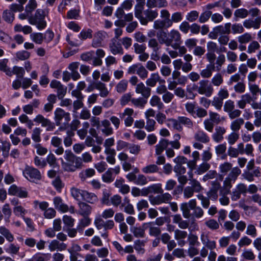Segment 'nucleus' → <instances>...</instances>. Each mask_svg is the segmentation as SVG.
Instances as JSON below:
<instances>
[{
	"mask_svg": "<svg viewBox=\"0 0 261 261\" xmlns=\"http://www.w3.org/2000/svg\"><path fill=\"white\" fill-rule=\"evenodd\" d=\"M241 173V170L239 167L233 168L223 180V186L221 187L220 191L224 193H230L232 184L235 182Z\"/></svg>",
	"mask_w": 261,
	"mask_h": 261,
	"instance_id": "nucleus-1",
	"label": "nucleus"
},
{
	"mask_svg": "<svg viewBox=\"0 0 261 261\" xmlns=\"http://www.w3.org/2000/svg\"><path fill=\"white\" fill-rule=\"evenodd\" d=\"M261 174V168L255 166L254 160L249 161L247 165L246 169L244 171L242 177L249 182L254 181V177H259Z\"/></svg>",
	"mask_w": 261,
	"mask_h": 261,
	"instance_id": "nucleus-2",
	"label": "nucleus"
},
{
	"mask_svg": "<svg viewBox=\"0 0 261 261\" xmlns=\"http://www.w3.org/2000/svg\"><path fill=\"white\" fill-rule=\"evenodd\" d=\"M194 89L200 95H204L210 97L214 92L212 85L207 80H202L199 82L197 85H194Z\"/></svg>",
	"mask_w": 261,
	"mask_h": 261,
	"instance_id": "nucleus-3",
	"label": "nucleus"
},
{
	"mask_svg": "<svg viewBox=\"0 0 261 261\" xmlns=\"http://www.w3.org/2000/svg\"><path fill=\"white\" fill-rule=\"evenodd\" d=\"M231 23H226L224 25H218L213 28L209 34L208 37L212 39H216L218 35H223L225 34H229L231 33Z\"/></svg>",
	"mask_w": 261,
	"mask_h": 261,
	"instance_id": "nucleus-4",
	"label": "nucleus"
},
{
	"mask_svg": "<svg viewBox=\"0 0 261 261\" xmlns=\"http://www.w3.org/2000/svg\"><path fill=\"white\" fill-rule=\"evenodd\" d=\"M127 73L128 74H137L142 80L146 79L148 75V72L146 68L139 63L130 66L127 69Z\"/></svg>",
	"mask_w": 261,
	"mask_h": 261,
	"instance_id": "nucleus-5",
	"label": "nucleus"
},
{
	"mask_svg": "<svg viewBox=\"0 0 261 261\" xmlns=\"http://www.w3.org/2000/svg\"><path fill=\"white\" fill-rule=\"evenodd\" d=\"M143 13L145 17L143 16L142 13H140V17L136 18L138 19L141 24L144 25H146L149 21H152L158 16L157 10L149 8L144 11Z\"/></svg>",
	"mask_w": 261,
	"mask_h": 261,
	"instance_id": "nucleus-6",
	"label": "nucleus"
},
{
	"mask_svg": "<svg viewBox=\"0 0 261 261\" xmlns=\"http://www.w3.org/2000/svg\"><path fill=\"white\" fill-rule=\"evenodd\" d=\"M23 174L26 178L32 182H35L41 178L40 171L32 167H26L23 172Z\"/></svg>",
	"mask_w": 261,
	"mask_h": 261,
	"instance_id": "nucleus-7",
	"label": "nucleus"
},
{
	"mask_svg": "<svg viewBox=\"0 0 261 261\" xmlns=\"http://www.w3.org/2000/svg\"><path fill=\"white\" fill-rule=\"evenodd\" d=\"M172 199L171 195L168 193H161L160 195L150 198V202L152 205H159L163 203H168Z\"/></svg>",
	"mask_w": 261,
	"mask_h": 261,
	"instance_id": "nucleus-8",
	"label": "nucleus"
},
{
	"mask_svg": "<svg viewBox=\"0 0 261 261\" xmlns=\"http://www.w3.org/2000/svg\"><path fill=\"white\" fill-rule=\"evenodd\" d=\"M33 120L37 123L41 124L42 127H46L47 131H52L55 128L53 122L41 114L37 115Z\"/></svg>",
	"mask_w": 261,
	"mask_h": 261,
	"instance_id": "nucleus-9",
	"label": "nucleus"
},
{
	"mask_svg": "<svg viewBox=\"0 0 261 261\" xmlns=\"http://www.w3.org/2000/svg\"><path fill=\"white\" fill-rule=\"evenodd\" d=\"M55 121L57 126H60L61 124V120L64 118L65 121L68 123L70 120V113L66 112L61 108H57L55 111Z\"/></svg>",
	"mask_w": 261,
	"mask_h": 261,
	"instance_id": "nucleus-10",
	"label": "nucleus"
},
{
	"mask_svg": "<svg viewBox=\"0 0 261 261\" xmlns=\"http://www.w3.org/2000/svg\"><path fill=\"white\" fill-rule=\"evenodd\" d=\"M160 44L159 41L155 38H151L148 41V46L153 50V53L151 56V59L154 61H157L160 59L158 55L159 50L161 48Z\"/></svg>",
	"mask_w": 261,
	"mask_h": 261,
	"instance_id": "nucleus-11",
	"label": "nucleus"
},
{
	"mask_svg": "<svg viewBox=\"0 0 261 261\" xmlns=\"http://www.w3.org/2000/svg\"><path fill=\"white\" fill-rule=\"evenodd\" d=\"M134 113V111L133 109L127 108L122 113L119 114L120 118L124 119V124L126 127L132 125L134 121L132 117Z\"/></svg>",
	"mask_w": 261,
	"mask_h": 261,
	"instance_id": "nucleus-12",
	"label": "nucleus"
},
{
	"mask_svg": "<svg viewBox=\"0 0 261 261\" xmlns=\"http://www.w3.org/2000/svg\"><path fill=\"white\" fill-rule=\"evenodd\" d=\"M211 188L207 193V195L212 200L216 201L218 198V191L221 189V184L217 180L211 182Z\"/></svg>",
	"mask_w": 261,
	"mask_h": 261,
	"instance_id": "nucleus-13",
	"label": "nucleus"
},
{
	"mask_svg": "<svg viewBox=\"0 0 261 261\" xmlns=\"http://www.w3.org/2000/svg\"><path fill=\"white\" fill-rule=\"evenodd\" d=\"M50 87L57 89V96L59 99L63 98L66 93L67 88L64 86L60 82L55 80H53L50 82Z\"/></svg>",
	"mask_w": 261,
	"mask_h": 261,
	"instance_id": "nucleus-14",
	"label": "nucleus"
},
{
	"mask_svg": "<svg viewBox=\"0 0 261 261\" xmlns=\"http://www.w3.org/2000/svg\"><path fill=\"white\" fill-rule=\"evenodd\" d=\"M256 99V97L252 96L249 93H246L241 95V99L237 101V105L241 109H244L247 104H249L252 108V104Z\"/></svg>",
	"mask_w": 261,
	"mask_h": 261,
	"instance_id": "nucleus-15",
	"label": "nucleus"
},
{
	"mask_svg": "<svg viewBox=\"0 0 261 261\" xmlns=\"http://www.w3.org/2000/svg\"><path fill=\"white\" fill-rule=\"evenodd\" d=\"M239 152L240 154H246L248 156H253L254 148L251 144H247L245 145L243 143H239L237 145Z\"/></svg>",
	"mask_w": 261,
	"mask_h": 261,
	"instance_id": "nucleus-16",
	"label": "nucleus"
},
{
	"mask_svg": "<svg viewBox=\"0 0 261 261\" xmlns=\"http://www.w3.org/2000/svg\"><path fill=\"white\" fill-rule=\"evenodd\" d=\"M243 26L247 29L253 28L257 30L260 28L261 25V16L257 17L255 19H248L244 21Z\"/></svg>",
	"mask_w": 261,
	"mask_h": 261,
	"instance_id": "nucleus-17",
	"label": "nucleus"
},
{
	"mask_svg": "<svg viewBox=\"0 0 261 261\" xmlns=\"http://www.w3.org/2000/svg\"><path fill=\"white\" fill-rule=\"evenodd\" d=\"M106 33L104 31H98L94 35L92 42V46L98 48L102 46V42L106 38Z\"/></svg>",
	"mask_w": 261,
	"mask_h": 261,
	"instance_id": "nucleus-18",
	"label": "nucleus"
},
{
	"mask_svg": "<svg viewBox=\"0 0 261 261\" xmlns=\"http://www.w3.org/2000/svg\"><path fill=\"white\" fill-rule=\"evenodd\" d=\"M8 194L11 195H15L20 198H25L28 196V192L22 188L18 187L15 185L11 186L8 189Z\"/></svg>",
	"mask_w": 261,
	"mask_h": 261,
	"instance_id": "nucleus-19",
	"label": "nucleus"
},
{
	"mask_svg": "<svg viewBox=\"0 0 261 261\" xmlns=\"http://www.w3.org/2000/svg\"><path fill=\"white\" fill-rule=\"evenodd\" d=\"M67 245L63 242H60L58 240H52L48 245V249L51 252L56 250L62 251L66 249Z\"/></svg>",
	"mask_w": 261,
	"mask_h": 261,
	"instance_id": "nucleus-20",
	"label": "nucleus"
},
{
	"mask_svg": "<svg viewBox=\"0 0 261 261\" xmlns=\"http://www.w3.org/2000/svg\"><path fill=\"white\" fill-rule=\"evenodd\" d=\"M109 47L111 52L114 55L117 54L123 55L124 53L121 44L115 38L111 40L109 44Z\"/></svg>",
	"mask_w": 261,
	"mask_h": 261,
	"instance_id": "nucleus-21",
	"label": "nucleus"
},
{
	"mask_svg": "<svg viewBox=\"0 0 261 261\" xmlns=\"http://www.w3.org/2000/svg\"><path fill=\"white\" fill-rule=\"evenodd\" d=\"M135 92L138 94H141L144 98H148L151 94V89L148 86H146L143 82H140L137 85Z\"/></svg>",
	"mask_w": 261,
	"mask_h": 261,
	"instance_id": "nucleus-22",
	"label": "nucleus"
},
{
	"mask_svg": "<svg viewBox=\"0 0 261 261\" xmlns=\"http://www.w3.org/2000/svg\"><path fill=\"white\" fill-rule=\"evenodd\" d=\"M62 139L57 136H54L51 139V144L57 148L54 152L57 155H61L64 153V150L62 146Z\"/></svg>",
	"mask_w": 261,
	"mask_h": 261,
	"instance_id": "nucleus-23",
	"label": "nucleus"
},
{
	"mask_svg": "<svg viewBox=\"0 0 261 261\" xmlns=\"http://www.w3.org/2000/svg\"><path fill=\"white\" fill-rule=\"evenodd\" d=\"M200 240L204 245L210 250H213L216 248V242L213 240H210L207 234L202 233L200 236Z\"/></svg>",
	"mask_w": 261,
	"mask_h": 261,
	"instance_id": "nucleus-24",
	"label": "nucleus"
},
{
	"mask_svg": "<svg viewBox=\"0 0 261 261\" xmlns=\"http://www.w3.org/2000/svg\"><path fill=\"white\" fill-rule=\"evenodd\" d=\"M226 132V129L224 127L217 126L215 133L212 135L213 140L217 143L221 142L224 139L223 135Z\"/></svg>",
	"mask_w": 261,
	"mask_h": 261,
	"instance_id": "nucleus-25",
	"label": "nucleus"
},
{
	"mask_svg": "<svg viewBox=\"0 0 261 261\" xmlns=\"http://www.w3.org/2000/svg\"><path fill=\"white\" fill-rule=\"evenodd\" d=\"M188 236L187 231L180 229H176L174 230V238L178 242V244L180 246L185 245L186 242L184 240Z\"/></svg>",
	"mask_w": 261,
	"mask_h": 261,
	"instance_id": "nucleus-26",
	"label": "nucleus"
},
{
	"mask_svg": "<svg viewBox=\"0 0 261 261\" xmlns=\"http://www.w3.org/2000/svg\"><path fill=\"white\" fill-rule=\"evenodd\" d=\"M173 223L178 225V226L182 229H187L189 226V222L182 219L180 214H176L172 216Z\"/></svg>",
	"mask_w": 261,
	"mask_h": 261,
	"instance_id": "nucleus-27",
	"label": "nucleus"
},
{
	"mask_svg": "<svg viewBox=\"0 0 261 261\" xmlns=\"http://www.w3.org/2000/svg\"><path fill=\"white\" fill-rule=\"evenodd\" d=\"M114 185L116 188L119 189V191L123 194H126L130 191V187L128 185L124 184V179L122 178L116 179Z\"/></svg>",
	"mask_w": 261,
	"mask_h": 261,
	"instance_id": "nucleus-28",
	"label": "nucleus"
},
{
	"mask_svg": "<svg viewBox=\"0 0 261 261\" xmlns=\"http://www.w3.org/2000/svg\"><path fill=\"white\" fill-rule=\"evenodd\" d=\"M169 40L170 41V46L172 47L174 43L181 44V35L179 32L175 30H171L169 34Z\"/></svg>",
	"mask_w": 261,
	"mask_h": 261,
	"instance_id": "nucleus-29",
	"label": "nucleus"
},
{
	"mask_svg": "<svg viewBox=\"0 0 261 261\" xmlns=\"http://www.w3.org/2000/svg\"><path fill=\"white\" fill-rule=\"evenodd\" d=\"M79 207V214L83 216H89L92 212V207L86 202L79 201L78 203Z\"/></svg>",
	"mask_w": 261,
	"mask_h": 261,
	"instance_id": "nucleus-30",
	"label": "nucleus"
},
{
	"mask_svg": "<svg viewBox=\"0 0 261 261\" xmlns=\"http://www.w3.org/2000/svg\"><path fill=\"white\" fill-rule=\"evenodd\" d=\"M169 145V141L165 139L160 140L158 144L155 145V153L156 155H161L165 149H166Z\"/></svg>",
	"mask_w": 261,
	"mask_h": 261,
	"instance_id": "nucleus-31",
	"label": "nucleus"
},
{
	"mask_svg": "<svg viewBox=\"0 0 261 261\" xmlns=\"http://www.w3.org/2000/svg\"><path fill=\"white\" fill-rule=\"evenodd\" d=\"M93 86L94 88L99 91V95L101 97H106L109 95V91L105 84L100 81H97L94 83Z\"/></svg>",
	"mask_w": 261,
	"mask_h": 261,
	"instance_id": "nucleus-32",
	"label": "nucleus"
},
{
	"mask_svg": "<svg viewBox=\"0 0 261 261\" xmlns=\"http://www.w3.org/2000/svg\"><path fill=\"white\" fill-rule=\"evenodd\" d=\"M121 207H124V212L129 215H134L135 211L133 205L130 203V200L127 197L123 199V202L121 204Z\"/></svg>",
	"mask_w": 261,
	"mask_h": 261,
	"instance_id": "nucleus-33",
	"label": "nucleus"
},
{
	"mask_svg": "<svg viewBox=\"0 0 261 261\" xmlns=\"http://www.w3.org/2000/svg\"><path fill=\"white\" fill-rule=\"evenodd\" d=\"M148 228V233L150 236L158 237L161 234V229L160 227L153 225V222H148L144 224Z\"/></svg>",
	"mask_w": 261,
	"mask_h": 261,
	"instance_id": "nucleus-34",
	"label": "nucleus"
},
{
	"mask_svg": "<svg viewBox=\"0 0 261 261\" xmlns=\"http://www.w3.org/2000/svg\"><path fill=\"white\" fill-rule=\"evenodd\" d=\"M194 138L195 140L202 143H207L210 141L208 136L204 131L199 130L195 134Z\"/></svg>",
	"mask_w": 261,
	"mask_h": 261,
	"instance_id": "nucleus-35",
	"label": "nucleus"
},
{
	"mask_svg": "<svg viewBox=\"0 0 261 261\" xmlns=\"http://www.w3.org/2000/svg\"><path fill=\"white\" fill-rule=\"evenodd\" d=\"M54 203L56 209L63 213L68 211L67 205L63 202L62 199L60 197H55L54 198Z\"/></svg>",
	"mask_w": 261,
	"mask_h": 261,
	"instance_id": "nucleus-36",
	"label": "nucleus"
},
{
	"mask_svg": "<svg viewBox=\"0 0 261 261\" xmlns=\"http://www.w3.org/2000/svg\"><path fill=\"white\" fill-rule=\"evenodd\" d=\"M82 200L91 204H94L98 201V198L94 193L85 190Z\"/></svg>",
	"mask_w": 261,
	"mask_h": 261,
	"instance_id": "nucleus-37",
	"label": "nucleus"
},
{
	"mask_svg": "<svg viewBox=\"0 0 261 261\" xmlns=\"http://www.w3.org/2000/svg\"><path fill=\"white\" fill-rule=\"evenodd\" d=\"M101 125L103 128L101 129L102 133L106 136L111 135L113 134V129L111 126V123L108 119L101 121Z\"/></svg>",
	"mask_w": 261,
	"mask_h": 261,
	"instance_id": "nucleus-38",
	"label": "nucleus"
},
{
	"mask_svg": "<svg viewBox=\"0 0 261 261\" xmlns=\"http://www.w3.org/2000/svg\"><path fill=\"white\" fill-rule=\"evenodd\" d=\"M215 69L214 64H208L206 68L201 70L200 75L204 79H208L212 76L213 72Z\"/></svg>",
	"mask_w": 261,
	"mask_h": 261,
	"instance_id": "nucleus-39",
	"label": "nucleus"
},
{
	"mask_svg": "<svg viewBox=\"0 0 261 261\" xmlns=\"http://www.w3.org/2000/svg\"><path fill=\"white\" fill-rule=\"evenodd\" d=\"M161 77L158 73H153L146 81V84L148 87H154L160 80Z\"/></svg>",
	"mask_w": 261,
	"mask_h": 261,
	"instance_id": "nucleus-40",
	"label": "nucleus"
},
{
	"mask_svg": "<svg viewBox=\"0 0 261 261\" xmlns=\"http://www.w3.org/2000/svg\"><path fill=\"white\" fill-rule=\"evenodd\" d=\"M244 123V119L242 118H237L231 122L230 125V129L232 132L238 133Z\"/></svg>",
	"mask_w": 261,
	"mask_h": 261,
	"instance_id": "nucleus-41",
	"label": "nucleus"
},
{
	"mask_svg": "<svg viewBox=\"0 0 261 261\" xmlns=\"http://www.w3.org/2000/svg\"><path fill=\"white\" fill-rule=\"evenodd\" d=\"M0 234L9 242H12L14 237L10 231L4 226H0Z\"/></svg>",
	"mask_w": 261,
	"mask_h": 261,
	"instance_id": "nucleus-42",
	"label": "nucleus"
},
{
	"mask_svg": "<svg viewBox=\"0 0 261 261\" xmlns=\"http://www.w3.org/2000/svg\"><path fill=\"white\" fill-rule=\"evenodd\" d=\"M157 37L160 44H164L167 46H170V41L168 40L169 38H168L167 34L165 32L161 31L158 32Z\"/></svg>",
	"mask_w": 261,
	"mask_h": 261,
	"instance_id": "nucleus-43",
	"label": "nucleus"
},
{
	"mask_svg": "<svg viewBox=\"0 0 261 261\" xmlns=\"http://www.w3.org/2000/svg\"><path fill=\"white\" fill-rule=\"evenodd\" d=\"M137 4L135 6V16L140 17V13H142L145 4V0H136Z\"/></svg>",
	"mask_w": 261,
	"mask_h": 261,
	"instance_id": "nucleus-44",
	"label": "nucleus"
},
{
	"mask_svg": "<svg viewBox=\"0 0 261 261\" xmlns=\"http://www.w3.org/2000/svg\"><path fill=\"white\" fill-rule=\"evenodd\" d=\"M159 168L155 164H149L142 168L144 174H153L159 172Z\"/></svg>",
	"mask_w": 261,
	"mask_h": 261,
	"instance_id": "nucleus-45",
	"label": "nucleus"
},
{
	"mask_svg": "<svg viewBox=\"0 0 261 261\" xmlns=\"http://www.w3.org/2000/svg\"><path fill=\"white\" fill-rule=\"evenodd\" d=\"M72 196L75 200L82 201L85 190L79 189L76 188H72L70 190Z\"/></svg>",
	"mask_w": 261,
	"mask_h": 261,
	"instance_id": "nucleus-46",
	"label": "nucleus"
},
{
	"mask_svg": "<svg viewBox=\"0 0 261 261\" xmlns=\"http://www.w3.org/2000/svg\"><path fill=\"white\" fill-rule=\"evenodd\" d=\"M248 16V10L245 8L238 9L234 12V18L236 20H238L239 18H245Z\"/></svg>",
	"mask_w": 261,
	"mask_h": 261,
	"instance_id": "nucleus-47",
	"label": "nucleus"
},
{
	"mask_svg": "<svg viewBox=\"0 0 261 261\" xmlns=\"http://www.w3.org/2000/svg\"><path fill=\"white\" fill-rule=\"evenodd\" d=\"M149 103L152 107H156L159 110L164 108L163 103L157 95H153L150 99Z\"/></svg>",
	"mask_w": 261,
	"mask_h": 261,
	"instance_id": "nucleus-48",
	"label": "nucleus"
},
{
	"mask_svg": "<svg viewBox=\"0 0 261 261\" xmlns=\"http://www.w3.org/2000/svg\"><path fill=\"white\" fill-rule=\"evenodd\" d=\"M145 243L144 241L140 240H136L134 242V249L139 254H144L145 252V250L144 248Z\"/></svg>",
	"mask_w": 261,
	"mask_h": 261,
	"instance_id": "nucleus-49",
	"label": "nucleus"
},
{
	"mask_svg": "<svg viewBox=\"0 0 261 261\" xmlns=\"http://www.w3.org/2000/svg\"><path fill=\"white\" fill-rule=\"evenodd\" d=\"M223 83V77L220 73L215 74L211 79V83L214 86L219 87Z\"/></svg>",
	"mask_w": 261,
	"mask_h": 261,
	"instance_id": "nucleus-50",
	"label": "nucleus"
},
{
	"mask_svg": "<svg viewBox=\"0 0 261 261\" xmlns=\"http://www.w3.org/2000/svg\"><path fill=\"white\" fill-rule=\"evenodd\" d=\"M128 86V82L126 80H121L116 86V90L118 93H122L124 92Z\"/></svg>",
	"mask_w": 261,
	"mask_h": 261,
	"instance_id": "nucleus-51",
	"label": "nucleus"
},
{
	"mask_svg": "<svg viewBox=\"0 0 261 261\" xmlns=\"http://www.w3.org/2000/svg\"><path fill=\"white\" fill-rule=\"evenodd\" d=\"M31 39L36 44H41L44 40L43 34L33 33L30 35Z\"/></svg>",
	"mask_w": 261,
	"mask_h": 261,
	"instance_id": "nucleus-52",
	"label": "nucleus"
},
{
	"mask_svg": "<svg viewBox=\"0 0 261 261\" xmlns=\"http://www.w3.org/2000/svg\"><path fill=\"white\" fill-rule=\"evenodd\" d=\"M8 62V60L7 59L0 60V70L5 72L9 76H12V72L11 70L7 66Z\"/></svg>",
	"mask_w": 261,
	"mask_h": 261,
	"instance_id": "nucleus-53",
	"label": "nucleus"
},
{
	"mask_svg": "<svg viewBox=\"0 0 261 261\" xmlns=\"http://www.w3.org/2000/svg\"><path fill=\"white\" fill-rule=\"evenodd\" d=\"M95 174V170L92 168L87 169L80 173L81 180L84 181L87 178L91 177Z\"/></svg>",
	"mask_w": 261,
	"mask_h": 261,
	"instance_id": "nucleus-54",
	"label": "nucleus"
},
{
	"mask_svg": "<svg viewBox=\"0 0 261 261\" xmlns=\"http://www.w3.org/2000/svg\"><path fill=\"white\" fill-rule=\"evenodd\" d=\"M111 196V192L108 189H104L102 191V197L100 199L101 203L102 204L110 205V197Z\"/></svg>",
	"mask_w": 261,
	"mask_h": 261,
	"instance_id": "nucleus-55",
	"label": "nucleus"
},
{
	"mask_svg": "<svg viewBox=\"0 0 261 261\" xmlns=\"http://www.w3.org/2000/svg\"><path fill=\"white\" fill-rule=\"evenodd\" d=\"M31 15V13L25 11L24 13L19 14L18 18L21 20L28 19L31 24H35L36 23V19Z\"/></svg>",
	"mask_w": 261,
	"mask_h": 261,
	"instance_id": "nucleus-56",
	"label": "nucleus"
},
{
	"mask_svg": "<svg viewBox=\"0 0 261 261\" xmlns=\"http://www.w3.org/2000/svg\"><path fill=\"white\" fill-rule=\"evenodd\" d=\"M252 39V35L249 33H245L238 37V40L240 44H246Z\"/></svg>",
	"mask_w": 261,
	"mask_h": 261,
	"instance_id": "nucleus-57",
	"label": "nucleus"
},
{
	"mask_svg": "<svg viewBox=\"0 0 261 261\" xmlns=\"http://www.w3.org/2000/svg\"><path fill=\"white\" fill-rule=\"evenodd\" d=\"M190 181V184L191 185L190 187H192V189L195 191L196 193H199L203 190V187L201 185L199 181L196 179H189Z\"/></svg>",
	"mask_w": 261,
	"mask_h": 261,
	"instance_id": "nucleus-58",
	"label": "nucleus"
},
{
	"mask_svg": "<svg viewBox=\"0 0 261 261\" xmlns=\"http://www.w3.org/2000/svg\"><path fill=\"white\" fill-rule=\"evenodd\" d=\"M134 236L136 238H144L145 235V230L141 227H133L130 229Z\"/></svg>",
	"mask_w": 261,
	"mask_h": 261,
	"instance_id": "nucleus-59",
	"label": "nucleus"
},
{
	"mask_svg": "<svg viewBox=\"0 0 261 261\" xmlns=\"http://www.w3.org/2000/svg\"><path fill=\"white\" fill-rule=\"evenodd\" d=\"M180 208L182 212L183 217L186 219L190 218L191 217L190 209L187 202L181 203Z\"/></svg>",
	"mask_w": 261,
	"mask_h": 261,
	"instance_id": "nucleus-60",
	"label": "nucleus"
},
{
	"mask_svg": "<svg viewBox=\"0 0 261 261\" xmlns=\"http://www.w3.org/2000/svg\"><path fill=\"white\" fill-rule=\"evenodd\" d=\"M20 249V247L18 245H16L14 243H10L8 247L5 249V251L10 254H17Z\"/></svg>",
	"mask_w": 261,
	"mask_h": 261,
	"instance_id": "nucleus-61",
	"label": "nucleus"
},
{
	"mask_svg": "<svg viewBox=\"0 0 261 261\" xmlns=\"http://www.w3.org/2000/svg\"><path fill=\"white\" fill-rule=\"evenodd\" d=\"M232 165L229 162H225L223 164H221L219 166L220 171L223 175L226 174L229 171H231L232 169Z\"/></svg>",
	"mask_w": 261,
	"mask_h": 261,
	"instance_id": "nucleus-62",
	"label": "nucleus"
},
{
	"mask_svg": "<svg viewBox=\"0 0 261 261\" xmlns=\"http://www.w3.org/2000/svg\"><path fill=\"white\" fill-rule=\"evenodd\" d=\"M41 129L39 127H36L33 129L31 137L34 142L38 143L41 141Z\"/></svg>",
	"mask_w": 261,
	"mask_h": 261,
	"instance_id": "nucleus-63",
	"label": "nucleus"
},
{
	"mask_svg": "<svg viewBox=\"0 0 261 261\" xmlns=\"http://www.w3.org/2000/svg\"><path fill=\"white\" fill-rule=\"evenodd\" d=\"M3 19L8 23H12L14 20L15 15L10 10H6L3 14Z\"/></svg>",
	"mask_w": 261,
	"mask_h": 261,
	"instance_id": "nucleus-64",
	"label": "nucleus"
}]
</instances>
